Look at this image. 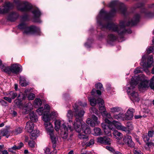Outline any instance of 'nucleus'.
Wrapping results in <instances>:
<instances>
[{"instance_id":"obj_1","label":"nucleus","mask_w":154,"mask_h":154,"mask_svg":"<svg viewBox=\"0 0 154 154\" xmlns=\"http://www.w3.org/2000/svg\"><path fill=\"white\" fill-rule=\"evenodd\" d=\"M108 6L112 9L110 12H107L102 9L99 15L97 17V23L101 28H106L117 32L119 35L122 38V36L127 34H130L132 31L130 29H126L125 27L127 26H132L136 25L140 20V15L138 14H135L131 20H124L121 21L119 25L111 23L110 22V17L113 16L116 12H118L125 15L127 13V8L123 3L117 0L112 1L108 5Z\"/></svg>"},{"instance_id":"obj_2","label":"nucleus","mask_w":154,"mask_h":154,"mask_svg":"<svg viewBox=\"0 0 154 154\" xmlns=\"http://www.w3.org/2000/svg\"><path fill=\"white\" fill-rule=\"evenodd\" d=\"M73 108L75 110L74 115L76 118L74 122L73 123L74 129L79 133L82 129L85 134H90L91 132L90 127L84 123L81 119L85 114L84 111L82 110L78 112L79 107L76 103H75L73 106Z\"/></svg>"},{"instance_id":"obj_3","label":"nucleus","mask_w":154,"mask_h":154,"mask_svg":"<svg viewBox=\"0 0 154 154\" xmlns=\"http://www.w3.org/2000/svg\"><path fill=\"white\" fill-rule=\"evenodd\" d=\"M73 108L75 110L74 115L76 118L74 122L73 123L74 129L79 133L82 129L85 134H90L91 132L90 127L84 123L81 119L85 114L84 111L82 110L78 112L79 107L76 103H75L73 106Z\"/></svg>"},{"instance_id":"obj_4","label":"nucleus","mask_w":154,"mask_h":154,"mask_svg":"<svg viewBox=\"0 0 154 154\" xmlns=\"http://www.w3.org/2000/svg\"><path fill=\"white\" fill-rule=\"evenodd\" d=\"M144 77V75L132 77L131 81L127 85L126 90L128 95H130L136 92L135 86L138 83H139L138 88L140 91L143 92L148 88L149 87L148 82L143 79Z\"/></svg>"},{"instance_id":"obj_5","label":"nucleus","mask_w":154,"mask_h":154,"mask_svg":"<svg viewBox=\"0 0 154 154\" xmlns=\"http://www.w3.org/2000/svg\"><path fill=\"white\" fill-rule=\"evenodd\" d=\"M14 2L16 4L18 10L22 11H32L35 21L39 22L38 18L41 13L38 8H33L31 4L27 2H23L20 0H14Z\"/></svg>"},{"instance_id":"obj_6","label":"nucleus","mask_w":154,"mask_h":154,"mask_svg":"<svg viewBox=\"0 0 154 154\" xmlns=\"http://www.w3.org/2000/svg\"><path fill=\"white\" fill-rule=\"evenodd\" d=\"M55 129L56 131H58L59 129L61 131L60 134L62 138L64 139H66L68 136V130L73 131V128L71 126H68L67 128L63 121L60 120H57L55 122Z\"/></svg>"},{"instance_id":"obj_7","label":"nucleus","mask_w":154,"mask_h":154,"mask_svg":"<svg viewBox=\"0 0 154 154\" xmlns=\"http://www.w3.org/2000/svg\"><path fill=\"white\" fill-rule=\"evenodd\" d=\"M18 28L21 29H23L24 34L29 35L34 34L40 35V30L39 28L34 26L27 27L26 25L24 23H22L18 26Z\"/></svg>"},{"instance_id":"obj_8","label":"nucleus","mask_w":154,"mask_h":154,"mask_svg":"<svg viewBox=\"0 0 154 154\" xmlns=\"http://www.w3.org/2000/svg\"><path fill=\"white\" fill-rule=\"evenodd\" d=\"M1 69L2 70L9 74L11 72L17 74L21 72L22 70V66L17 64H13L11 66H6L4 65L1 66Z\"/></svg>"},{"instance_id":"obj_9","label":"nucleus","mask_w":154,"mask_h":154,"mask_svg":"<svg viewBox=\"0 0 154 154\" xmlns=\"http://www.w3.org/2000/svg\"><path fill=\"white\" fill-rule=\"evenodd\" d=\"M113 123L115 125V127L117 129L121 130L126 132L131 131L133 129L132 123L129 122H127L126 127L122 125L120 122L115 120L113 122Z\"/></svg>"},{"instance_id":"obj_10","label":"nucleus","mask_w":154,"mask_h":154,"mask_svg":"<svg viewBox=\"0 0 154 154\" xmlns=\"http://www.w3.org/2000/svg\"><path fill=\"white\" fill-rule=\"evenodd\" d=\"M88 100L90 102L91 105L92 106H94L97 103L99 104V109L100 111L101 112L106 110L104 107V101L101 98H98L96 100L94 98L88 97Z\"/></svg>"},{"instance_id":"obj_11","label":"nucleus","mask_w":154,"mask_h":154,"mask_svg":"<svg viewBox=\"0 0 154 154\" xmlns=\"http://www.w3.org/2000/svg\"><path fill=\"white\" fill-rule=\"evenodd\" d=\"M45 127L49 135L52 143H56L58 140L57 137L54 135L53 133L54 128L52 124L48 123L45 124Z\"/></svg>"},{"instance_id":"obj_12","label":"nucleus","mask_w":154,"mask_h":154,"mask_svg":"<svg viewBox=\"0 0 154 154\" xmlns=\"http://www.w3.org/2000/svg\"><path fill=\"white\" fill-rule=\"evenodd\" d=\"M146 55H144L142 56L141 62L140 63V65L143 68V70L146 71L145 68L150 67L152 65L153 61V57L152 55L149 56L147 63H145Z\"/></svg>"},{"instance_id":"obj_13","label":"nucleus","mask_w":154,"mask_h":154,"mask_svg":"<svg viewBox=\"0 0 154 154\" xmlns=\"http://www.w3.org/2000/svg\"><path fill=\"white\" fill-rule=\"evenodd\" d=\"M48 111H45L43 116H42V120L45 122L44 125L46 123H48L51 124L49 121L51 119L55 118L57 116L58 114L56 112L54 111L49 114Z\"/></svg>"},{"instance_id":"obj_14","label":"nucleus","mask_w":154,"mask_h":154,"mask_svg":"<svg viewBox=\"0 0 154 154\" xmlns=\"http://www.w3.org/2000/svg\"><path fill=\"white\" fill-rule=\"evenodd\" d=\"M13 7V4L9 2L6 3L5 5L0 8V14H4L7 12Z\"/></svg>"},{"instance_id":"obj_15","label":"nucleus","mask_w":154,"mask_h":154,"mask_svg":"<svg viewBox=\"0 0 154 154\" xmlns=\"http://www.w3.org/2000/svg\"><path fill=\"white\" fill-rule=\"evenodd\" d=\"M134 109L132 108H129L125 114V120H131L133 117V113Z\"/></svg>"},{"instance_id":"obj_16","label":"nucleus","mask_w":154,"mask_h":154,"mask_svg":"<svg viewBox=\"0 0 154 154\" xmlns=\"http://www.w3.org/2000/svg\"><path fill=\"white\" fill-rule=\"evenodd\" d=\"M123 141L124 143L128 145L129 146L133 147L134 146V143L132 140L131 136L127 135L124 136L123 138Z\"/></svg>"},{"instance_id":"obj_17","label":"nucleus","mask_w":154,"mask_h":154,"mask_svg":"<svg viewBox=\"0 0 154 154\" xmlns=\"http://www.w3.org/2000/svg\"><path fill=\"white\" fill-rule=\"evenodd\" d=\"M34 126L35 125L33 122L29 121L26 123L25 129L28 132L30 133L33 131Z\"/></svg>"},{"instance_id":"obj_18","label":"nucleus","mask_w":154,"mask_h":154,"mask_svg":"<svg viewBox=\"0 0 154 154\" xmlns=\"http://www.w3.org/2000/svg\"><path fill=\"white\" fill-rule=\"evenodd\" d=\"M130 98L134 102H138L140 100L138 94L137 92H134V93L131 94Z\"/></svg>"},{"instance_id":"obj_19","label":"nucleus","mask_w":154,"mask_h":154,"mask_svg":"<svg viewBox=\"0 0 154 154\" xmlns=\"http://www.w3.org/2000/svg\"><path fill=\"white\" fill-rule=\"evenodd\" d=\"M118 114H115L113 116V118L117 120H121L123 121L125 120V117H124V115L122 113L119 112Z\"/></svg>"},{"instance_id":"obj_20","label":"nucleus","mask_w":154,"mask_h":154,"mask_svg":"<svg viewBox=\"0 0 154 154\" xmlns=\"http://www.w3.org/2000/svg\"><path fill=\"white\" fill-rule=\"evenodd\" d=\"M39 135V131L37 129L33 131L30 135V138L31 139L35 140Z\"/></svg>"},{"instance_id":"obj_21","label":"nucleus","mask_w":154,"mask_h":154,"mask_svg":"<svg viewBox=\"0 0 154 154\" xmlns=\"http://www.w3.org/2000/svg\"><path fill=\"white\" fill-rule=\"evenodd\" d=\"M29 115L30 119L32 122H36L38 121V117L34 112H30Z\"/></svg>"},{"instance_id":"obj_22","label":"nucleus","mask_w":154,"mask_h":154,"mask_svg":"<svg viewBox=\"0 0 154 154\" xmlns=\"http://www.w3.org/2000/svg\"><path fill=\"white\" fill-rule=\"evenodd\" d=\"M23 146V144L22 143H20L19 145L18 146H16L14 145L13 147L9 148L8 149V150L12 152H13V150H16V149H20Z\"/></svg>"},{"instance_id":"obj_23","label":"nucleus","mask_w":154,"mask_h":154,"mask_svg":"<svg viewBox=\"0 0 154 154\" xmlns=\"http://www.w3.org/2000/svg\"><path fill=\"white\" fill-rule=\"evenodd\" d=\"M92 119L93 123H91V126L94 127L100 123V122L98 121V118L94 115L92 116Z\"/></svg>"},{"instance_id":"obj_24","label":"nucleus","mask_w":154,"mask_h":154,"mask_svg":"<svg viewBox=\"0 0 154 154\" xmlns=\"http://www.w3.org/2000/svg\"><path fill=\"white\" fill-rule=\"evenodd\" d=\"M121 108L118 107H115L110 108V112L114 114L120 112Z\"/></svg>"},{"instance_id":"obj_25","label":"nucleus","mask_w":154,"mask_h":154,"mask_svg":"<svg viewBox=\"0 0 154 154\" xmlns=\"http://www.w3.org/2000/svg\"><path fill=\"white\" fill-rule=\"evenodd\" d=\"M42 103V101L40 98H36L34 101V105L35 108H38L41 106Z\"/></svg>"},{"instance_id":"obj_26","label":"nucleus","mask_w":154,"mask_h":154,"mask_svg":"<svg viewBox=\"0 0 154 154\" xmlns=\"http://www.w3.org/2000/svg\"><path fill=\"white\" fill-rule=\"evenodd\" d=\"M93 130L94 132L93 133V135L95 136H98L102 134L101 130L100 128H95Z\"/></svg>"},{"instance_id":"obj_27","label":"nucleus","mask_w":154,"mask_h":154,"mask_svg":"<svg viewBox=\"0 0 154 154\" xmlns=\"http://www.w3.org/2000/svg\"><path fill=\"white\" fill-rule=\"evenodd\" d=\"M96 93L97 94L99 95H100L101 94V91L99 90H96L95 89H92L91 92L92 95L95 96V98H95L96 99V98H97V99L99 97H98L95 94Z\"/></svg>"},{"instance_id":"obj_28","label":"nucleus","mask_w":154,"mask_h":154,"mask_svg":"<svg viewBox=\"0 0 154 154\" xmlns=\"http://www.w3.org/2000/svg\"><path fill=\"white\" fill-rule=\"evenodd\" d=\"M20 84L22 86H26L27 85L25 78L23 77H20Z\"/></svg>"},{"instance_id":"obj_29","label":"nucleus","mask_w":154,"mask_h":154,"mask_svg":"<svg viewBox=\"0 0 154 154\" xmlns=\"http://www.w3.org/2000/svg\"><path fill=\"white\" fill-rule=\"evenodd\" d=\"M7 95L10 97L12 99H14L17 96V93L13 91H11L8 94H7Z\"/></svg>"},{"instance_id":"obj_30","label":"nucleus","mask_w":154,"mask_h":154,"mask_svg":"<svg viewBox=\"0 0 154 154\" xmlns=\"http://www.w3.org/2000/svg\"><path fill=\"white\" fill-rule=\"evenodd\" d=\"M1 134L2 136H6L7 138H8L10 136L9 131L7 129L2 130L1 131Z\"/></svg>"},{"instance_id":"obj_31","label":"nucleus","mask_w":154,"mask_h":154,"mask_svg":"<svg viewBox=\"0 0 154 154\" xmlns=\"http://www.w3.org/2000/svg\"><path fill=\"white\" fill-rule=\"evenodd\" d=\"M101 114L103 117H105L106 118L109 119L112 118L111 114L107 112L106 110H105V111L104 112H101Z\"/></svg>"},{"instance_id":"obj_32","label":"nucleus","mask_w":154,"mask_h":154,"mask_svg":"<svg viewBox=\"0 0 154 154\" xmlns=\"http://www.w3.org/2000/svg\"><path fill=\"white\" fill-rule=\"evenodd\" d=\"M45 152L47 154H56L57 150L54 149L52 152H50V149L48 147H46L44 149Z\"/></svg>"},{"instance_id":"obj_33","label":"nucleus","mask_w":154,"mask_h":154,"mask_svg":"<svg viewBox=\"0 0 154 154\" xmlns=\"http://www.w3.org/2000/svg\"><path fill=\"white\" fill-rule=\"evenodd\" d=\"M26 98V96L22 93H20L18 95H17V99L20 100L22 102Z\"/></svg>"},{"instance_id":"obj_34","label":"nucleus","mask_w":154,"mask_h":154,"mask_svg":"<svg viewBox=\"0 0 154 154\" xmlns=\"http://www.w3.org/2000/svg\"><path fill=\"white\" fill-rule=\"evenodd\" d=\"M32 104L29 103H28L26 104L25 106L24 107V109L26 110V112H29L31 110L32 108Z\"/></svg>"},{"instance_id":"obj_35","label":"nucleus","mask_w":154,"mask_h":154,"mask_svg":"<svg viewBox=\"0 0 154 154\" xmlns=\"http://www.w3.org/2000/svg\"><path fill=\"white\" fill-rule=\"evenodd\" d=\"M73 114L72 113V111L69 110L68 111L67 113V116L69 122H72V121L71 120Z\"/></svg>"},{"instance_id":"obj_36","label":"nucleus","mask_w":154,"mask_h":154,"mask_svg":"<svg viewBox=\"0 0 154 154\" xmlns=\"http://www.w3.org/2000/svg\"><path fill=\"white\" fill-rule=\"evenodd\" d=\"M22 101L18 100L17 98L14 101V104L17 106L19 108H20L22 106Z\"/></svg>"},{"instance_id":"obj_37","label":"nucleus","mask_w":154,"mask_h":154,"mask_svg":"<svg viewBox=\"0 0 154 154\" xmlns=\"http://www.w3.org/2000/svg\"><path fill=\"white\" fill-rule=\"evenodd\" d=\"M147 14L149 16H154V14H152L151 13L147 12V9L145 8H143L141 10V14Z\"/></svg>"},{"instance_id":"obj_38","label":"nucleus","mask_w":154,"mask_h":154,"mask_svg":"<svg viewBox=\"0 0 154 154\" xmlns=\"http://www.w3.org/2000/svg\"><path fill=\"white\" fill-rule=\"evenodd\" d=\"M17 14L15 12H13L10 16V20L11 21H13L16 19Z\"/></svg>"},{"instance_id":"obj_39","label":"nucleus","mask_w":154,"mask_h":154,"mask_svg":"<svg viewBox=\"0 0 154 154\" xmlns=\"http://www.w3.org/2000/svg\"><path fill=\"white\" fill-rule=\"evenodd\" d=\"M108 39L109 41H113L117 39L116 36L112 34H110L108 35Z\"/></svg>"},{"instance_id":"obj_40","label":"nucleus","mask_w":154,"mask_h":154,"mask_svg":"<svg viewBox=\"0 0 154 154\" xmlns=\"http://www.w3.org/2000/svg\"><path fill=\"white\" fill-rule=\"evenodd\" d=\"M36 111L39 115H42L43 114H44L45 112L46 111L44 110V109L43 107H40L38 109L36 110ZM43 115L44 114H43Z\"/></svg>"},{"instance_id":"obj_41","label":"nucleus","mask_w":154,"mask_h":154,"mask_svg":"<svg viewBox=\"0 0 154 154\" xmlns=\"http://www.w3.org/2000/svg\"><path fill=\"white\" fill-rule=\"evenodd\" d=\"M103 130L105 134L108 136H109L111 135V133L110 132L111 130H112V128H111L110 127H108V128H106Z\"/></svg>"},{"instance_id":"obj_42","label":"nucleus","mask_w":154,"mask_h":154,"mask_svg":"<svg viewBox=\"0 0 154 154\" xmlns=\"http://www.w3.org/2000/svg\"><path fill=\"white\" fill-rule=\"evenodd\" d=\"M105 137H98L97 139V142L103 144L104 143Z\"/></svg>"},{"instance_id":"obj_43","label":"nucleus","mask_w":154,"mask_h":154,"mask_svg":"<svg viewBox=\"0 0 154 154\" xmlns=\"http://www.w3.org/2000/svg\"><path fill=\"white\" fill-rule=\"evenodd\" d=\"M78 136L80 139H87L88 138V137L87 135L82 134L81 133H79Z\"/></svg>"},{"instance_id":"obj_44","label":"nucleus","mask_w":154,"mask_h":154,"mask_svg":"<svg viewBox=\"0 0 154 154\" xmlns=\"http://www.w3.org/2000/svg\"><path fill=\"white\" fill-rule=\"evenodd\" d=\"M147 52L148 54L151 53H154V46H150L147 49Z\"/></svg>"},{"instance_id":"obj_45","label":"nucleus","mask_w":154,"mask_h":154,"mask_svg":"<svg viewBox=\"0 0 154 154\" xmlns=\"http://www.w3.org/2000/svg\"><path fill=\"white\" fill-rule=\"evenodd\" d=\"M28 144L29 146L31 148L35 147L36 145L35 142L33 140L29 141Z\"/></svg>"},{"instance_id":"obj_46","label":"nucleus","mask_w":154,"mask_h":154,"mask_svg":"<svg viewBox=\"0 0 154 154\" xmlns=\"http://www.w3.org/2000/svg\"><path fill=\"white\" fill-rule=\"evenodd\" d=\"M23 131V128L21 127H18L14 131L15 134H17L21 133Z\"/></svg>"},{"instance_id":"obj_47","label":"nucleus","mask_w":154,"mask_h":154,"mask_svg":"<svg viewBox=\"0 0 154 154\" xmlns=\"http://www.w3.org/2000/svg\"><path fill=\"white\" fill-rule=\"evenodd\" d=\"M94 143V140L93 139H91L90 141L88 142L86 144V146H92Z\"/></svg>"},{"instance_id":"obj_48","label":"nucleus","mask_w":154,"mask_h":154,"mask_svg":"<svg viewBox=\"0 0 154 154\" xmlns=\"http://www.w3.org/2000/svg\"><path fill=\"white\" fill-rule=\"evenodd\" d=\"M111 140L110 139L107 137H105V142L104 143L105 144L109 145L111 144Z\"/></svg>"},{"instance_id":"obj_49","label":"nucleus","mask_w":154,"mask_h":154,"mask_svg":"<svg viewBox=\"0 0 154 154\" xmlns=\"http://www.w3.org/2000/svg\"><path fill=\"white\" fill-rule=\"evenodd\" d=\"M35 97V95L33 93H30L29 94L27 98L29 100H32L34 99Z\"/></svg>"},{"instance_id":"obj_50","label":"nucleus","mask_w":154,"mask_h":154,"mask_svg":"<svg viewBox=\"0 0 154 154\" xmlns=\"http://www.w3.org/2000/svg\"><path fill=\"white\" fill-rule=\"evenodd\" d=\"M113 134L116 137L118 136L121 137L122 136V134L121 133L116 130L114 131Z\"/></svg>"},{"instance_id":"obj_51","label":"nucleus","mask_w":154,"mask_h":154,"mask_svg":"<svg viewBox=\"0 0 154 154\" xmlns=\"http://www.w3.org/2000/svg\"><path fill=\"white\" fill-rule=\"evenodd\" d=\"M143 140L146 143L148 142L149 140V137H148L146 135H143L142 136Z\"/></svg>"},{"instance_id":"obj_52","label":"nucleus","mask_w":154,"mask_h":154,"mask_svg":"<svg viewBox=\"0 0 154 154\" xmlns=\"http://www.w3.org/2000/svg\"><path fill=\"white\" fill-rule=\"evenodd\" d=\"M90 111L91 112L95 113L96 114H98V110L94 107H92L90 109Z\"/></svg>"},{"instance_id":"obj_53","label":"nucleus","mask_w":154,"mask_h":154,"mask_svg":"<svg viewBox=\"0 0 154 154\" xmlns=\"http://www.w3.org/2000/svg\"><path fill=\"white\" fill-rule=\"evenodd\" d=\"M154 135V131L153 130H150L148 131V135L149 137H152Z\"/></svg>"},{"instance_id":"obj_54","label":"nucleus","mask_w":154,"mask_h":154,"mask_svg":"<svg viewBox=\"0 0 154 154\" xmlns=\"http://www.w3.org/2000/svg\"><path fill=\"white\" fill-rule=\"evenodd\" d=\"M141 68L140 67H138L134 71V74H137L142 72L141 70Z\"/></svg>"},{"instance_id":"obj_55","label":"nucleus","mask_w":154,"mask_h":154,"mask_svg":"<svg viewBox=\"0 0 154 154\" xmlns=\"http://www.w3.org/2000/svg\"><path fill=\"white\" fill-rule=\"evenodd\" d=\"M95 86L96 88L98 89H101L103 87L102 85L100 83H98L95 84Z\"/></svg>"},{"instance_id":"obj_56","label":"nucleus","mask_w":154,"mask_h":154,"mask_svg":"<svg viewBox=\"0 0 154 154\" xmlns=\"http://www.w3.org/2000/svg\"><path fill=\"white\" fill-rule=\"evenodd\" d=\"M104 121L105 122V123H106L107 124H108L109 125V126H110V125H111L112 124L114 125V126H115V125L113 124V122H110L109 120H108L107 118H105V119ZM113 121H113L112 122H113Z\"/></svg>"},{"instance_id":"obj_57","label":"nucleus","mask_w":154,"mask_h":154,"mask_svg":"<svg viewBox=\"0 0 154 154\" xmlns=\"http://www.w3.org/2000/svg\"><path fill=\"white\" fill-rule=\"evenodd\" d=\"M0 103H1V105L2 106H6L7 105V102L4 101V100H0Z\"/></svg>"},{"instance_id":"obj_58","label":"nucleus","mask_w":154,"mask_h":154,"mask_svg":"<svg viewBox=\"0 0 154 154\" xmlns=\"http://www.w3.org/2000/svg\"><path fill=\"white\" fill-rule=\"evenodd\" d=\"M3 99L9 103H11L12 102V99L8 96V97H4Z\"/></svg>"},{"instance_id":"obj_59","label":"nucleus","mask_w":154,"mask_h":154,"mask_svg":"<svg viewBox=\"0 0 154 154\" xmlns=\"http://www.w3.org/2000/svg\"><path fill=\"white\" fill-rule=\"evenodd\" d=\"M28 17L27 15H24L21 17V20L22 21H25L28 20Z\"/></svg>"},{"instance_id":"obj_60","label":"nucleus","mask_w":154,"mask_h":154,"mask_svg":"<svg viewBox=\"0 0 154 154\" xmlns=\"http://www.w3.org/2000/svg\"><path fill=\"white\" fill-rule=\"evenodd\" d=\"M143 4L141 3H138L135 5L134 8H135L142 7Z\"/></svg>"},{"instance_id":"obj_61","label":"nucleus","mask_w":154,"mask_h":154,"mask_svg":"<svg viewBox=\"0 0 154 154\" xmlns=\"http://www.w3.org/2000/svg\"><path fill=\"white\" fill-rule=\"evenodd\" d=\"M106 148L108 150L112 152L113 153L114 152H116L112 148L109 146H106Z\"/></svg>"},{"instance_id":"obj_62","label":"nucleus","mask_w":154,"mask_h":154,"mask_svg":"<svg viewBox=\"0 0 154 154\" xmlns=\"http://www.w3.org/2000/svg\"><path fill=\"white\" fill-rule=\"evenodd\" d=\"M78 104L79 106H82L85 107L87 106V103L86 102H85L84 103H82L81 101L79 102L78 103Z\"/></svg>"},{"instance_id":"obj_63","label":"nucleus","mask_w":154,"mask_h":154,"mask_svg":"<svg viewBox=\"0 0 154 154\" xmlns=\"http://www.w3.org/2000/svg\"><path fill=\"white\" fill-rule=\"evenodd\" d=\"M86 123L88 124H90L91 126V123H93V121L91 120V118H88L86 120Z\"/></svg>"},{"instance_id":"obj_64","label":"nucleus","mask_w":154,"mask_h":154,"mask_svg":"<svg viewBox=\"0 0 154 154\" xmlns=\"http://www.w3.org/2000/svg\"><path fill=\"white\" fill-rule=\"evenodd\" d=\"M149 86L151 89H154V82L150 81Z\"/></svg>"}]
</instances>
